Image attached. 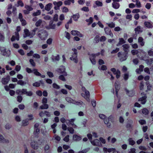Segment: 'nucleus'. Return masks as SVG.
<instances>
[{"label": "nucleus", "mask_w": 153, "mask_h": 153, "mask_svg": "<svg viewBox=\"0 0 153 153\" xmlns=\"http://www.w3.org/2000/svg\"><path fill=\"white\" fill-rule=\"evenodd\" d=\"M36 34L37 37L42 41L45 40L47 38L48 34L47 32L43 30H39L38 28Z\"/></svg>", "instance_id": "nucleus-1"}, {"label": "nucleus", "mask_w": 153, "mask_h": 153, "mask_svg": "<svg viewBox=\"0 0 153 153\" xmlns=\"http://www.w3.org/2000/svg\"><path fill=\"white\" fill-rule=\"evenodd\" d=\"M38 30V28L35 27L32 30V32L30 33L27 29H25L24 30V34L23 35L24 37L26 38L27 36H29L30 38H32L34 36L36 32Z\"/></svg>", "instance_id": "nucleus-2"}, {"label": "nucleus", "mask_w": 153, "mask_h": 153, "mask_svg": "<svg viewBox=\"0 0 153 153\" xmlns=\"http://www.w3.org/2000/svg\"><path fill=\"white\" fill-rule=\"evenodd\" d=\"M1 54L3 56L9 57L10 55V50L7 49L5 48L1 47L0 48Z\"/></svg>", "instance_id": "nucleus-3"}, {"label": "nucleus", "mask_w": 153, "mask_h": 153, "mask_svg": "<svg viewBox=\"0 0 153 153\" xmlns=\"http://www.w3.org/2000/svg\"><path fill=\"white\" fill-rule=\"evenodd\" d=\"M117 56L120 58V60L121 62L126 60L128 57L127 53L124 52L122 53V52H118L117 53Z\"/></svg>", "instance_id": "nucleus-4"}, {"label": "nucleus", "mask_w": 153, "mask_h": 153, "mask_svg": "<svg viewBox=\"0 0 153 153\" xmlns=\"http://www.w3.org/2000/svg\"><path fill=\"white\" fill-rule=\"evenodd\" d=\"M72 50L74 51V53L72 54V56L70 58L71 60H73L75 63H77L78 61L77 59V50L75 48H72Z\"/></svg>", "instance_id": "nucleus-5"}, {"label": "nucleus", "mask_w": 153, "mask_h": 153, "mask_svg": "<svg viewBox=\"0 0 153 153\" xmlns=\"http://www.w3.org/2000/svg\"><path fill=\"white\" fill-rule=\"evenodd\" d=\"M114 117L112 115L106 118L104 120V123L107 125V127L110 128L111 126V124L109 122V121L110 120L111 122H112L113 121Z\"/></svg>", "instance_id": "nucleus-6"}, {"label": "nucleus", "mask_w": 153, "mask_h": 153, "mask_svg": "<svg viewBox=\"0 0 153 153\" xmlns=\"http://www.w3.org/2000/svg\"><path fill=\"white\" fill-rule=\"evenodd\" d=\"M57 71L58 72L62 74L64 76H67V73L65 71V67L63 66H61L59 68L57 69Z\"/></svg>", "instance_id": "nucleus-7"}, {"label": "nucleus", "mask_w": 153, "mask_h": 153, "mask_svg": "<svg viewBox=\"0 0 153 153\" xmlns=\"http://www.w3.org/2000/svg\"><path fill=\"white\" fill-rule=\"evenodd\" d=\"M53 3L55 6L54 9L55 10H57L60 9V7L62 5V2L60 1L58 2L55 1Z\"/></svg>", "instance_id": "nucleus-8"}, {"label": "nucleus", "mask_w": 153, "mask_h": 153, "mask_svg": "<svg viewBox=\"0 0 153 153\" xmlns=\"http://www.w3.org/2000/svg\"><path fill=\"white\" fill-rule=\"evenodd\" d=\"M111 70L113 73L114 74L116 75V77L117 78H118L120 77V72L119 70H117L116 71L115 68H113L111 69Z\"/></svg>", "instance_id": "nucleus-9"}, {"label": "nucleus", "mask_w": 153, "mask_h": 153, "mask_svg": "<svg viewBox=\"0 0 153 153\" xmlns=\"http://www.w3.org/2000/svg\"><path fill=\"white\" fill-rule=\"evenodd\" d=\"M90 142L92 145L98 146H101L102 144L100 140L97 139H95L93 140H91Z\"/></svg>", "instance_id": "nucleus-10"}, {"label": "nucleus", "mask_w": 153, "mask_h": 153, "mask_svg": "<svg viewBox=\"0 0 153 153\" xmlns=\"http://www.w3.org/2000/svg\"><path fill=\"white\" fill-rule=\"evenodd\" d=\"M85 92V94H82V96L84 97L85 99L88 102L90 101V93L87 90Z\"/></svg>", "instance_id": "nucleus-11"}, {"label": "nucleus", "mask_w": 153, "mask_h": 153, "mask_svg": "<svg viewBox=\"0 0 153 153\" xmlns=\"http://www.w3.org/2000/svg\"><path fill=\"white\" fill-rule=\"evenodd\" d=\"M105 33L108 35H109L111 37H113V35L111 32V29L108 27H106L104 28Z\"/></svg>", "instance_id": "nucleus-12"}, {"label": "nucleus", "mask_w": 153, "mask_h": 153, "mask_svg": "<svg viewBox=\"0 0 153 153\" xmlns=\"http://www.w3.org/2000/svg\"><path fill=\"white\" fill-rule=\"evenodd\" d=\"M123 49L124 51V53H128V52L129 51L130 46L128 44H125L122 45Z\"/></svg>", "instance_id": "nucleus-13"}, {"label": "nucleus", "mask_w": 153, "mask_h": 153, "mask_svg": "<svg viewBox=\"0 0 153 153\" xmlns=\"http://www.w3.org/2000/svg\"><path fill=\"white\" fill-rule=\"evenodd\" d=\"M19 36L18 32H15V35H13L11 39V40L12 42L14 41L16 39L17 40H19Z\"/></svg>", "instance_id": "nucleus-14"}, {"label": "nucleus", "mask_w": 153, "mask_h": 153, "mask_svg": "<svg viewBox=\"0 0 153 153\" xmlns=\"http://www.w3.org/2000/svg\"><path fill=\"white\" fill-rule=\"evenodd\" d=\"M38 145L37 142L34 140L32 141L30 143L31 147L34 149H38Z\"/></svg>", "instance_id": "nucleus-15"}, {"label": "nucleus", "mask_w": 153, "mask_h": 153, "mask_svg": "<svg viewBox=\"0 0 153 153\" xmlns=\"http://www.w3.org/2000/svg\"><path fill=\"white\" fill-rule=\"evenodd\" d=\"M71 33L74 36L77 35L80 37H83V35L80 32L77 30H73L71 31Z\"/></svg>", "instance_id": "nucleus-16"}, {"label": "nucleus", "mask_w": 153, "mask_h": 153, "mask_svg": "<svg viewBox=\"0 0 153 153\" xmlns=\"http://www.w3.org/2000/svg\"><path fill=\"white\" fill-rule=\"evenodd\" d=\"M82 139L81 136L80 135L75 134L73 136V140L75 141H79Z\"/></svg>", "instance_id": "nucleus-17"}, {"label": "nucleus", "mask_w": 153, "mask_h": 153, "mask_svg": "<svg viewBox=\"0 0 153 153\" xmlns=\"http://www.w3.org/2000/svg\"><path fill=\"white\" fill-rule=\"evenodd\" d=\"M89 58L92 64L93 65H95L96 63L95 55L94 54H91Z\"/></svg>", "instance_id": "nucleus-18"}, {"label": "nucleus", "mask_w": 153, "mask_h": 153, "mask_svg": "<svg viewBox=\"0 0 153 153\" xmlns=\"http://www.w3.org/2000/svg\"><path fill=\"white\" fill-rule=\"evenodd\" d=\"M10 80L9 76H8L5 78H3L1 79V82L4 85H6L9 82Z\"/></svg>", "instance_id": "nucleus-19"}, {"label": "nucleus", "mask_w": 153, "mask_h": 153, "mask_svg": "<svg viewBox=\"0 0 153 153\" xmlns=\"http://www.w3.org/2000/svg\"><path fill=\"white\" fill-rule=\"evenodd\" d=\"M134 31L136 34H139L143 31V28L140 26H137L135 28Z\"/></svg>", "instance_id": "nucleus-20"}, {"label": "nucleus", "mask_w": 153, "mask_h": 153, "mask_svg": "<svg viewBox=\"0 0 153 153\" xmlns=\"http://www.w3.org/2000/svg\"><path fill=\"white\" fill-rule=\"evenodd\" d=\"M138 42L141 46H143L145 45V41H144L143 39L141 37H139L138 39Z\"/></svg>", "instance_id": "nucleus-21"}, {"label": "nucleus", "mask_w": 153, "mask_h": 153, "mask_svg": "<svg viewBox=\"0 0 153 153\" xmlns=\"http://www.w3.org/2000/svg\"><path fill=\"white\" fill-rule=\"evenodd\" d=\"M147 98L146 96L145 95L143 97L140 98L139 99L138 101L140 102L142 104H145L146 101V99Z\"/></svg>", "instance_id": "nucleus-22"}, {"label": "nucleus", "mask_w": 153, "mask_h": 153, "mask_svg": "<svg viewBox=\"0 0 153 153\" xmlns=\"http://www.w3.org/2000/svg\"><path fill=\"white\" fill-rule=\"evenodd\" d=\"M112 5V7L116 9H118L120 6V4L118 2L115 1H113Z\"/></svg>", "instance_id": "nucleus-23"}, {"label": "nucleus", "mask_w": 153, "mask_h": 153, "mask_svg": "<svg viewBox=\"0 0 153 153\" xmlns=\"http://www.w3.org/2000/svg\"><path fill=\"white\" fill-rule=\"evenodd\" d=\"M5 40V36L3 32H0V42H4Z\"/></svg>", "instance_id": "nucleus-24"}, {"label": "nucleus", "mask_w": 153, "mask_h": 153, "mask_svg": "<svg viewBox=\"0 0 153 153\" xmlns=\"http://www.w3.org/2000/svg\"><path fill=\"white\" fill-rule=\"evenodd\" d=\"M53 62L58 61L60 59L59 56V55H57L56 56L52 55L51 57Z\"/></svg>", "instance_id": "nucleus-25"}, {"label": "nucleus", "mask_w": 153, "mask_h": 153, "mask_svg": "<svg viewBox=\"0 0 153 153\" xmlns=\"http://www.w3.org/2000/svg\"><path fill=\"white\" fill-rule=\"evenodd\" d=\"M0 142L8 143H9V141L8 140H6L4 139L2 135L0 134Z\"/></svg>", "instance_id": "nucleus-26"}, {"label": "nucleus", "mask_w": 153, "mask_h": 153, "mask_svg": "<svg viewBox=\"0 0 153 153\" xmlns=\"http://www.w3.org/2000/svg\"><path fill=\"white\" fill-rule=\"evenodd\" d=\"M125 89L126 94L129 96L132 97L134 95V92L133 91H129L126 88Z\"/></svg>", "instance_id": "nucleus-27"}, {"label": "nucleus", "mask_w": 153, "mask_h": 153, "mask_svg": "<svg viewBox=\"0 0 153 153\" xmlns=\"http://www.w3.org/2000/svg\"><path fill=\"white\" fill-rule=\"evenodd\" d=\"M24 94L26 95V96L29 97L31 96L33 94V93L32 91H27V89H25V90H23Z\"/></svg>", "instance_id": "nucleus-28"}, {"label": "nucleus", "mask_w": 153, "mask_h": 153, "mask_svg": "<svg viewBox=\"0 0 153 153\" xmlns=\"http://www.w3.org/2000/svg\"><path fill=\"white\" fill-rule=\"evenodd\" d=\"M114 85L116 88V92L117 95V92L120 88V86L119 82L117 81L115 82Z\"/></svg>", "instance_id": "nucleus-29"}, {"label": "nucleus", "mask_w": 153, "mask_h": 153, "mask_svg": "<svg viewBox=\"0 0 153 153\" xmlns=\"http://www.w3.org/2000/svg\"><path fill=\"white\" fill-rule=\"evenodd\" d=\"M95 3L97 5V6L95 5L93 6V7L94 8L97 7H97H102V6L103 4L102 3V2L100 1H96L95 2Z\"/></svg>", "instance_id": "nucleus-30"}, {"label": "nucleus", "mask_w": 153, "mask_h": 153, "mask_svg": "<svg viewBox=\"0 0 153 153\" xmlns=\"http://www.w3.org/2000/svg\"><path fill=\"white\" fill-rule=\"evenodd\" d=\"M105 149L107 150L108 152H113L114 153H118V152L116 151V149L115 148H111L107 149L104 148V150H105Z\"/></svg>", "instance_id": "nucleus-31"}, {"label": "nucleus", "mask_w": 153, "mask_h": 153, "mask_svg": "<svg viewBox=\"0 0 153 153\" xmlns=\"http://www.w3.org/2000/svg\"><path fill=\"white\" fill-rule=\"evenodd\" d=\"M52 4L49 3L47 4L45 7V9L47 11H49L51 8L52 7Z\"/></svg>", "instance_id": "nucleus-32"}, {"label": "nucleus", "mask_w": 153, "mask_h": 153, "mask_svg": "<svg viewBox=\"0 0 153 153\" xmlns=\"http://www.w3.org/2000/svg\"><path fill=\"white\" fill-rule=\"evenodd\" d=\"M119 40V43L117 44V46H119V45H121L122 44L125 43L126 42L125 41L123 38H120Z\"/></svg>", "instance_id": "nucleus-33"}, {"label": "nucleus", "mask_w": 153, "mask_h": 153, "mask_svg": "<svg viewBox=\"0 0 153 153\" xmlns=\"http://www.w3.org/2000/svg\"><path fill=\"white\" fill-rule=\"evenodd\" d=\"M128 141L129 143V144L131 146L134 145L135 143V141L131 138H129L128 139Z\"/></svg>", "instance_id": "nucleus-34"}, {"label": "nucleus", "mask_w": 153, "mask_h": 153, "mask_svg": "<svg viewBox=\"0 0 153 153\" xmlns=\"http://www.w3.org/2000/svg\"><path fill=\"white\" fill-rule=\"evenodd\" d=\"M23 90H25V89H23L22 90L18 89L16 90V93L18 95L24 94Z\"/></svg>", "instance_id": "nucleus-35"}, {"label": "nucleus", "mask_w": 153, "mask_h": 153, "mask_svg": "<svg viewBox=\"0 0 153 153\" xmlns=\"http://www.w3.org/2000/svg\"><path fill=\"white\" fill-rule=\"evenodd\" d=\"M22 125L23 126H27L29 124V120L26 119L22 121Z\"/></svg>", "instance_id": "nucleus-36"}, {"label": "nucleus", "mask_w": 153, "mask_h": 153, "mask_svg": "<svg viewBox=\"0 0 153 153\" xmlns=\"http://www.w3.org/2000/svg\"><path fill=\"white\" fill-rule=\"evenodd\" d=\"M48 105L46 104H43L42 105L40 106V108L42 109H47L48 108Z\"/></svg>", "instance_id": "nucleus-37"}, {"label": "nucleus", "mask_w": 153, "mask_h": 153, "mask_svg": "<svg viewBox=\"0 0 153 153\" xmlns=\"http://www.w3.org/2000/svg\"><path fill=\"white\" fill-rule=\"evenodd\" d=\"M145 26L148 28H151L152 27V25L149 22H146L144 23Z\"/></svg>", "instance_id": "nucleus-38"}, {"label": "nucleus", "mask_w": 153, "mask_h": 153, "mask_svg": "<svg viewBox=\"0 0 153 153\" xmlns=\"http://www.w3.org/2000/svg\"><path fill=\"white\" fill-rule=\"evenodd\" d=\"M17 83L18 84L22 86L25 85L26 83L25 81H23L22 80H19L17 82Z\"/></svg>", "instance_id": "nucleus-39"}, {"label": "nucleus", "mask_w": 153, "mask_h": 153, "mask_svg": "<svg viewBox=\"0 0 153 153\" xmlns=\"http://www.w3.org/2000/svg\"><path fill=\"white\" fill-rule=\"evenodd\" d=\"M79 16H80L79 13H76L75 15H74L73 16L74 20L75 21H77L79 18Z\"/></svg>", "instance_id": "nucleus-40"}, {"label": "nucleus", "mask_w": 153, "mask_h": 153, "mask_svg": "<svg viewBox=\"0 0 153 153\" xmlns=\"http://www.w3.org/2000/svg\"><path fill=\"white\" fill-rule=\"evenodd\" d=\"M41 13V11L39 10H37L36 12L33 13L32 15L33 16H36L40 15Z\"/></svg>", "instance_id": "nucleus-41"}, {"label": "nucleus", "mask_w": 153, "mask_h": 153, "mask_svg": "<svg viewBox=\"0 0 153 153\" xmlns=\"http://www.w3.org/2000/svg\"><path fill=\"white\" fill-rule=\"evenodd\" d=\"M65 100L66 101L68 102L73 104L74 103V101L71 99V98L68 97H66L65 98Z\"/></svg>", "instance_id": "nucleus-42"}, {"label": "nucleus", "mask_w": 153, "mask_h": 153, "mask_svg": "<svg viewBox=\"0 0 153 153\" xmlns=\"http://www.w3.org/2000/svg\"><path fill=\"white\" fill-rule=\"evenodd\" d=\"M153 59L151 58L149 59H148L146 60V63L148 65H151L153 62Z\"/></svg>", "instance_id": "nucleus-43"}, {"label": "nucleus", "mask_w": 153, "mask_h": 153, "mask_svg": "<svg viewBox=\"0 0 153 153\" xmlns=\"http://www.w3.org/2000/svg\"><path fill=\"white\" fill-rule=\"evenodd\" d=\"M24 4L22 1L19 0L18 1L17 5V7H18L19 6L22 7L24 6Z\"/></svg>", "instance_id": "nucleus-44"}, {"label": "nucleus", "mask_w": 153, "mask_h": 153, "mask_svg": "<svg viewBox=\"0 0 153 153\" xmlns=\"http://www.w3.org/2000/svg\"><path fill=\"white\" fill-rule=\"evenodd\" d=\"M56 27V25L55 24H53L52 22L50 23L49 25V27L48 29H54Z\"/></svg>", "instance_id": "nucleus-45"}, {"label": "nucleus", "mask_w": 153, "mask_h": 153, "mask_svg": "<svg viewBox=\"0 0 153 153\" xmlns=\"http://www.w3.org/2000/svg\"><path fill=\"white\" fill-rule=\"evenodd\" d=\"M108 26L111 28L114 27L115 26V23L111 22L109 23H107Z\"/></svg>", "instance_id": "nucleus-46"}, {"label": "nucleus", "mask_w": 153, "mask_h": 153, "mask_svg": "<svg viewBox=\"0 0 153 153\" xmlns=\"http://www.w3.org/2000/svg\"><path fill=\"white\" fill-rule=\"evenodd\" d=\"M73 104L77 105H82L83 104V102L81 101H74Z\"/></svg>", "instance_id": "nucleus-47"}, {"label": "nucleus", "mask_w": 153, "mask_h": 153, "mask_svg": "<svg viewBox=\"0 0 153 153\" xmlns=\"http://www.w3.org/2000/svg\"><path fill=\"white\" fill-rule=\"evenodd\" d=\"M34 74L37 76H39L41 75V74L36 69H34L33 70Z\"/></svg>", "instance_id": "nucleus-48"}, {"label": "nucleus", "mask_w": 153, "mask_h": 153, "mask_svg": "<svg viewBox=\"0 0 153 153\" xmlns=\"http://www.w3.org/2000/svg\"><path fill=\"white\" fill-rule=\"evenodd\" d=\"M62 11L63 13H67L68 11V9L65 7H62Z\"/></svg>", "instance_id": "nucleus-49"}, {"label": "nucleus", "mask_w": 153, "mask_h": 153, "mask_svg": "<svg viewBox=\"0 0 153 153\" xmlns=\"http://www.w3.org/2000/svg\"><path fill=\"white\" fill-rule=\"evenodd\" d=\"M146 84L147 85L148 90H151V88L152 87V85L149 84V82H146Z\"/></svg>", "instance_id": "nucleus-50"}, {"label": "nucleus", "mask_w": 153, "mask_h": 153, "mask_svg": "<svg viewBox=\"0 0 153 153\" xmlns=\"http://www.w3.org/2000/svg\"><path fill=\"white\" fill-rule=\"evenodd\" d=\"M25 7L26 8L27 10H29V11H32L33 10V8L31 6H29L28 5H25Z\"/></svg>", "instance_id": "nucleus-51"}, {"label": "nucleus", "mask_w": 153, "mask_h": 153, "mask_svg": "<svg viewBox=\"0 0 153 153\" xmlns=\"http://www.w3.org/2000/svg\"><path fill=\"white\" fill-rule=\"evenodd\" d=\"M93 19L92 17H90L89 19H87L86 20V21L87 22H88L89 23L88 25H90L93 22Z\"/></svg>", "instance_id": "nucleus-52"}, {"label": "nucleus", "mask_w": 153, "mask_h": 153, "mask_svg": "<svg viewBox=\"0 0 153 153\" xmlns=\"http://www.w3.org/2000/svg\"><path fill=\"white\" fill-rule=\"evenodd\" d=\"M69 136L67 135L63 138V140L66 142H68L69 140Z\"/></svg>", "instance_id": "nucleus-53"}, {"label": "nucleus", "mask_w": 153, "mask_h": 153, "mask_svg": "<svg viewBox=\"0 0 153 153\" xmlns=\"http://www.w3.org/2000/svg\"><path fill=\"white\" fill-rule=\"evenodd\" d=\"M142 112L145 115H147L149 113V111L146 108H144L142 110Z\"/></svg>", "instance_id": "nucleus-54"}, {"label": "nucleus", "mask_w": 153, "mask_h": 153, "mask_svg": "<svg viewBox=\"0 0 153 153\" xmlns=\"http://www.w3.org/2000/svg\"><path fill=\"white\" fill-rule=\"evenodd\" d=\"M42 22V20L41 19H39L37 21L35 24V25L36 27H39L40 26Z\"/></svg>", "instance_id": "nucleus-55"}, {"label": "nucleus", "mask_w": 153, "mask_h": 153, "mask_svg": "<svg viewBox=\"0 0 153 153\" xmlns=\"http://www.w3.org/2000/svg\"><path fill=\"white\" fill-rule=\"evenodd\" d=\"M99 36H96V37L94 38V42L96 43H98L100 40L99 39Z\"/></svg>", "instance_id": "nucleus-56"}, {"label": "nucleus", "mask_w": 153, "mask_h": 153, "mask_svg": "<svg viewBox=\"0 0 153 153\" xmlns=\"http://www.w3.org/2000/svg\"><path fill=\"white\" fill-rule=\"evenodd\" d=\"M29 62L30 64L33 67H34L36 65V63L35 62L34 60L32 59H30L29 60Z\"/></svg>", "instance_id": "nucleus-57"}, {"label": "nucleus", "mask_w": 153, "mask_h": 153, "mask_svg": "<svg viewBox=\"0 0 153 153\" xmlns=\"http://www.w3.org/2000/svg\"><path fill=\"white\" fill-rule=\"evenodd\" d=\"M139 51L138 50H133L131 51V53L133 55H135L138 53Z\"/></svg>", "instance_id": "nucleus-58"}, {"label": "nucleus", "mask_w": 153, "mask_h": 153, "mask_svg": "<svg viewBox=\"0 0 153 153\" xmlns=\"http://www.w3.org/2000/svg\"><path fill=\"white\" fill-rule=\"evenodd\" d=\"M54 137L56 140L58 141H59L60 140L61 138L60 137L56 134H55L54 135Z\"/></svg>", "instance_id": "nucleus-59"}, {"label": "nucleus", "mask_w": 153, "mask_h": 153, "mask_svg": "<svg viewBox=\"0 0 153 153\" xmlns=\"http://www.w3.org/2000/svg\"><path fill=\"white\" fill-rule=\"evenodd\" d=\"M81 9L82 10L85 12H88L89 11L88 7H84Z\"/></svg>", "instance_id": "nucleus-60"}, {"label": "nucleus", "mask_w": 153, "mask_h": 153, "mask_svg": "<svg viewBox=\"0 0 153 153\" xmlns=\"http://www.w3.org/2000/svg\"><path fill=\"white\" fill-rule=\"evenodd\" d=\"M136 7L138 8H140L141 7V4H140V1H139V0H138L136 2Z\"/></svg>", "instance_id": "nucleus-61"}, {"label": "nucleus", "mask_w": 153, "mask_h": 153, "mask_svg": "<svg viewBox=\"0 0 153 153\" xmlns=\"http://www.w3.org/2000/svg\"><path fill=\"white\" fill-rule=\"evenodd\" d=\"M52 39L51 38H50L47 39L46 41L48 45H51L52 44Z\"/></svg>", "instance_id": "nucleus-62"}, {"label": "nucleus", "mask_w": 153, "mask_h": 153, "mask_svg": "<svg viewBox=\"0 0 153 153\" xmlns=\"http://www.w3.org/2000/svg\"><path fill=\"white\" fill-rule=\"evenodd\" d=\"M40 83L38 82H36L35 83H33V86L36 87H39L40 86Z\"/></svg>", "instance_id": "nucleus-63"}, {"label": "nucleus", "mask_w": 153, "mask_h": 153, "mask_svg": "<svg viewBox=\"0 0 153 153\" xmlns=\"http://www.w3.org/2000/svg\"><path fill=\"white\" fill-rule=\"evenodd\" d=\"M119 48H116L115 49L113 50L111 52V53L112 54H114L117 53L119 51Z\"/></svg>", "instance_id": "nucleus-64"}]
</instances>
